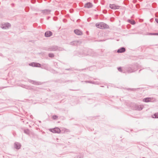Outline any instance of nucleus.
Instances as JSON below:
<instances>
[{"label": "nucleus", "instance_id": "5701e85b", "mask_svg": "<svg viewBox=\"0 0 158 158\" xmlns=\"http://www.w3.org/2000/svg\"><path fill=\"white\" fill-rule=\"evenodd\" d=\"M58 118V116L56 115H53L52 117V118L54 120Z\"/></svg>", "mask_w": 158, "mask_h": 158}, {"label": "nucleus", "instance_id": "412c9836", "mask_svg": "<svg viewBox=\"0 0 158 158\" xmlns=\"http://www.w3.org/2000/svg\"><path fill=\"white\" fill-rule=\"evenodd\" d=\"M48 56L50 57H53L54 56V55L53 53H50L48 54Z\"/></svg>", "mask_w": 158, "mask_h": 158}, {"label": "nucleus", "instance_id": "f03ea898", "mask_svg": "<svg viewBox=\"0 0 158 158\" xmlns=\"http://www.w3.org/2000/svg\"><path fill=\"white\" fill-rule=\"evenodd\" d=\"M63 50V48L60 47H58L56 46H53L50 47L49 48H48V50L49 51H62Z\"/></svg>", "mask_w": 158, "mask_h": 158}, {"label": "nucleus", "instance_id": "f3484780", "mask_svg": "<svg viewBox=\"0 0 158 158\" xmlns=\"http://www.w3.org/2000/svg\"><path fill=\"white\" fill-rule=\"evenodd\" d=\"M128 22L132 25L135 24V22L134 20H131L130 19H128L127 20Z\"/></svg>", "mask_w": 158, "mask_h": 158}, {"label": "nucleus", "instance_id": "20e7f679", "mask_svg": "<svg viewBox=\"0 0 158 158\" xmlns=\"http://www.w3.org/2000/svg\"><path fill=\"white\" fill-rule=\"evenodd\" d=\"M144 106L143 105H135L133 107L134 110L140 111L142 110Z\"/></svg>", "mask_w": 158, "mask_h": 158}, {"label": "nucleus", "instance_id": "4468645a", "mask_svg": "<svg viewBox=\"0 0 158 158\" xmlns=\"http://www.w3.org/2000/svg\"><path fill=\"white\" fill-rule=\"evenodd\" d=\"M28 81L30 82L31 83H32V84L36 85H40L41 83L40 82H37L36 81L31 80H28Z\"/></svg>", "mask_w": 158, "mask_h": 158}, {"label": "nucleus", "instance_id": "c756f323", "mask_svg": "<svg viewBox=\"0 0 158 158\" xmlns=\"http://www.w3.org/2000/svg\"><path fill=\"white\" fill-rule=\"evenodd\" d=\"M155 20L156 22L158 23V19H156Z\"/></svg>", "mask_w": 158, "mask_h": 158}, {"label": "nucleus", "instance_id": "f257e3e1", "mask_svg": "<svg viewBox=\"0 0 158 158\" xmlns=\"http://www.w3.org/2000/svg\"><path fill=\"white\" fill-rule=\"evenodd\" d=\"M95 25L97 27L101 29H107L109 28V26L107 25L102 22L97 23Z\"/></svg>", "mask_w": 158, "mask_h": 158}, {"label": "nucleus", "instance_id": "7c9ffc66", "mask_svg": "<svg viewBox=\"0 0 158 158\" xmlns=\"http://www.w3.org/2000/svg\"><path fill=\"white\" fill-rule=\"evenodd\" d=\"M89 19V18H88V19H87V20H88V21Z\"/></svg>", "mask_w": 158, "mask_h": 158}, {"label": "nucleus", "instance_id": "9d476101", "mask_svg": "<svg viewBox=\"0 0 158 158\" xmlns=\"http://www.w3.org/2000/svg\"><path fill=\"white\" fill-rule=\"evenodd\" d=\"M40 68L47 70H48L49 69L48 64H43L42 65L41 64V67H40Z\"/></svg>", "mask_w": 158, "mask_h": 158}, {"label": "nucleus", "instance_id": "2eb2a0df", "mask_svg": "<svg viewBox=\"0 0 158 158\" xmlns=\"http://www.w3.org/2000/svg\"><path fill=\"white\" fill-rule=\"evenodd\" d=\"M152 100V98H147L143 99V102H150Z\"/></svg>", "mask_w": 158, "mask_h": 158}, {"label": "nucleus", "instance_id": "9b49d317", "mask_svg": "<svg viewBox=\"0 0 158 158\" xmlns=\"http://www.w3.org/2000/svg\"><path fill=\"white\" fill-rule=\"evenodd\" d=\"M21 144L18 142H15L14 143V147L17 149H19L21 147Z\"/></svg>", "mask_w": 158, "mask_h": 158}, {"label": "nucleus", "instance_id": "a878e982", "mask_svg": "<svg viewBox=\"0 0 158 158\" xmlns=\"http://www.w3.org/2000/svg\"><path fill=\"white\" fill-rule=\"evenodd\" d=\"M89 8H91V7H92L93 6V5H92V4L91 3L89 2Z\"/></svg>", "mask_w": 158, "mask_h": 158}, {"label": "nucleus", "instance_id": "f8f14e48", "mask_svg": "<svg viewBox=\"0 0 158 158\" xmlns=\"http://www.w3.org/2000/svg\"><path fill=\"white\" fill-rule=\"evenodd\" d=\"M52 33L50 31H46L45 33V35L46 37H49L52 35Z\"/></svg>", "mask_w": 158, "mask_h": 158}, {"label": "nucleus", "instance_id": "cd10ccee", "mask_svg": "<svg viewBox=\"0 0 158 158\" xmlns=\"http://www.w3.org/2000/svg\"><path fill=\"white\" fill-rule=\"evenodd\" d=\"M35 0H33L31 1V2L33 3H35Z\"/></svg>", "mask_w": 158, "mask_h": 158}, {"label": "nucleus", "instance_id": "1a4fd4ad", "mask_svg": "<svg viewBox=\"0 0 158 158\" xmlns=\"http://www.w3.org/2000/svg\"><path fill=\"white\" fill-rule=\"evenodd\" d=\"M51 131L54 133H59L60 132V130L59 128L56 127L52 129Z\"/></svg>", "mask_w": 158, "mask_h": 158}, {"label": "nucleus", "instance_id": "39448f33", "mask_svg": "<svg viewBox=\"0 0 158 158\" xmlns=\"http://www.w3.org/2000/svg\"><path fill=\"white\" fill-rule=\"evenodd\" d=\"M1 27L3 29H6L9 28V27H10V24L8 23H5L1 25Z\"/></svg>", "mask_w": 158, "mask_h": 158}, {"label": "nucleus", "instance_id": "393cba45", "mask_svg": "<svg viewBox=\"0 0 158 158\" xmlns=\"http://www.w3.org/2000/svg\"><path fill=\"white\" fill-rule=\"evenodd\" d=\"M89 83H93L91 81H89ZM94 83L96 84H99V83H97V82H94Z\"/></svg>", "mask_w": 158, "mask_h": 158}, {"label": "nucleus", "instance_id": "a211bd4d", "mask_svg": "<svg viewBox=\"0 0 158 158\" xmlns=\"http://www.w3.org/2000/svg\"><path fill=\"white\" fill-rule=\"evenodd\" d=\"M78 41H73L70 43V44L72 45H75L77 44L78 43Z\"/></svg>", "mask_w": 158, "mask_h": 158}, {"label": "nucleus", "instance_id": "4be33fe9", "mask_svg": "<svg viewBox=\"0 0 158 158\" xmlns=\"http://www.w3.org/2000/svg\"><path fill=\"white\" fill-rule=\"evenodd\" d=\"M84 7H87V8H89V2H87L85 4Z\"/></svg>", "mask_w": 158, "mask_h": 158}, {"label": "nucleus", "instance_id": "6ab92c4d", "mask_svg": "<svg viewBox=\"0 0 158 158\" xmlns=\"http://www.w3.org/2000/svg\"><path fill=\"white\" fill-rule=\"evenodd\" d=\"M152 117L153 118H158V113L155 114Z\"/></svg>", "mask_w": 158, "mask_h": 158}, {"label": "nucleus", "instance_id": "c85d7f7f", "mask_svg": "<svg viewBox=\"0 0 158 158\" xmlns=\"http://www.w3.org/2000/svg\"><path fill=\"white\" fill-rule=\"evenodd\" d=\"M153 35H158V33H153Z\"/></svg>", "mask_w": 158, "mask_h": 158}, {"label": "nucleus", "instance_id": "2f4dec72", "mask_svg": "<svg viewBox=\"0 0 158 158\" xmlns=\"http://www.w3.org/2000/svg\"><path fill=\"white\" fill-rule=\"evenodd\" d=\"M145 158V157H143V158Z\"/></svg>", "mask_w": 158, "mask_h": 158}, {"label": "nucleus", "instance_id": "ddd939ff", "mask_svg": "<svg viewBox=\"0 0 158 158\" xmlns=\"http://www.w3.org/2000/svg\"><path fill=\"white\" fill-rule=\"evenodd\" d=\"M74 33L76 34L77 35H81L82 34V33L81 31L80 30L78 29H76L74 31Z\"/></svg>", "mask_w": 158, "mask_h": 158}, {"label": "nucleus", "instance_id": "aec40b11", "mask_svg": "<svg viewBox=\"0 0 158 158\" xmlns=\"http://www.w3.org/2000/svg\"><path fill=\"white\" fill-rule=\"evenodd\" d=\"M24 132L27 134H29V130L28 129L24 130Z\"/></svg>", "mask_w": 158, "mask_h": 158}, {"label": "nucleus", "instance_id": "dca6fc26", "mask_svg": "<svg viewBox=\"0 0 158 158\" xmlns=\"http://www.w3.org/2000/svg\"><path fill=\"white\" fill-rule=\"evenodd\" d=\"M126 51L124 47H122L119 49H118L117 51V52L118 53H123L125 52Z\"/></svg>", "mask_w": 158, "mask_h": 158}, {"label": "nucleus", "instance_id": "423d86ee", "mask_svg": "<svg viewBox=\"0 0 158 158\" xmlns=\"http://www.w3.org/2000/svg\"><path fill=\"white\" fill-rule=\"evenodd\" d=\"M120 7L119 6L116 5L114 4H110V7L112 9L116 10L119 9Z\"/></svg>", "mask_w": 158, "mask_h": 158}, {"label": "nucleus", "instance_id": "bb28decb", "mask_svg": "<svg viewBox=\"0 0 158 158\" xmlns=\"http://www.w3.org/2000/svg\"><path fill=\"white\" fill-rule=\"evenodd\" d=\"M148 35H153V33H149L148 34Z\"/></svg>", "mask_w": 158, "mask_h": 158}, {"label": "nucleus", "instance_id": "6e6552de", "mask_svg": "<svg viewBox=\"0 0 158 158\" xmlns=\"http://www.w3.org/2000/svg\"><path fill=\"white\" fill-rule=\"evenodd\" d=\"M29 65L35 67H41V64L33 62L29 64Z\"/></svg>", "mask_w": 158, "mask_h": 158}, {"label": "nucleus", "instance_id": "7ed1b4c3", "mask_svg": "<svg viewBox=\"0 0 158 158\" xmlns=\"http://www.w3.org/2000/svg\"><path fill=\"white\" fill-rule=\"evenodd\" d=\"M137 70L135 66H132L131 67H128L127 68L126 70L127 72L128 73H131Z\"/></svg>", "mask_w": 158, "mask_h": 158}, {"label": "nucleus", "instance_id": "b1692460", "mask_svg": "<svg viewBox=\"0 0 158 158\" xmlns=\"http://www.w3.org/2000/svg\"><path fill=\"white\" fill-rule=\"evenodd\" d=\"M118 69V71L120 72L122 71V68L121 67H119Z\"/></svg>", "mask_w": 158, "mask_h": 158}, {"label": "nucleus", "instance_id": "0eeeda50", "mask_svg": "<svg viewBox=\"0 0 158 158\" xmlns=\"http://www.w3.org/2000/svg\"><path fill=\"white\" fill-rule=\"evenodd\" d=\"M51 10L49 9H45L42 11V13L45 15H48L50 13Z\"/></svg>", "mask_w": 158, "mask_h": 158}]
</instances>
